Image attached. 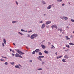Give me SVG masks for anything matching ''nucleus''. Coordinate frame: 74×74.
I'll return each mask as SVG.
<instances>
[{
  "label": "nucleus",
  "mask_w": 74,
  "mask_h": 74,
  "mask_svg": "<svg viewBox=\"0 0 74 74\" xmlns=\"http://www.w3.org/2000/svg\"><path fill=\"white\" fill-rule=\"evenodd\" d=\"M70 37L71 38H72V37H73V36L71 35V36H70Z\"/></svg>",
  "instance_id": "47"
},
{
  "label": "nucleus",
  "mask_w": 74,
  "mask_h": 74,
  "mask_svg": "<svg viewBox=\"0 0 74 74\" xmlns=\"http://www.w3.org/2000/svg\"><path fill=\"white\" fill-rule=\"evenodd\" d=\"M28 33H32V30H30L29 31H28Z\"/></svg>",
  "instance_id": "39"
},
{
  "label": "nucleus",
  "mask_w": 74,
  "mask_h": 74,
  "mask_svg": "<svg viewBox=\"0 0 74 74\" xmlns=\"http://www.w3.org/2000/svg\"><path fill=\"white\" fill-rule=\"evenodd\" d=\"M58 2H62V0H57Z\"/></svg>",
  "instance_id": "25"
},
{
  "label": "nucleus",
  "mask_w": 74,
  "mask_h": 74,
  "mask_svg": "<svg viewBox=\"0 0 74 74\" xmlns=\"http://www.w3.org/2000/svg\"><path fill=\"white\" fill-rule=\"evenodd\" d=\"M51 47H53L54 48H55V47H54V46H53V45H51Z\"/></svg>",
  "instance_id": "43"
},
{
  "label": "nucleus",
  "mask_w": 74,
  "mask_h": 74,
  "mask_svg": "<svg viewBox=\"0 0 74 74\" xmlns=\"http://www.w3.org/2000/svg\"><path fill=\"white\" fill-rule=\"evenodd\" d=\"M5 64V65H7V64H8V63L7 62H6L5 63H4Z\"/></svg>",
  "instance_id": "31"
},
{
  "label": "nucleus",
  "mask_w": 74,
  "mask_h": 74,
  "mask_svg": "<svg viewBox=\"0 0 74 74\" xmlns=\"http://www.w3.org/2000/svg\"><path fill=\"white\" fill-rule=\"evenodd\" d=\"M2 45H3V47H4V46H5V45H4V43H2Z\"/></svg>",
  "instance_id": "42"
},
{
  "label": "nucleus",
  "mask_w": 74,
  "mask_h": 74,
  "mask_svg": "<svg viewBox=\"0 0 74 74\" xmlns=\"http://www.w3.org/2000/svg\"><path fill=\"white\" fill-rule=\"evenodd\" d=\"M3 42L5 44L6 43H7V42H6V41L5 40V39H3Z\"/></svg>",
  "instance_id": "17"
},
{
  "label": "nucleus",
  "mask_w": 74,
  "mask_h": 74,
  "mask_svg": "<svg viewBox=\"0 0 74 74\" xmlns=\"http://www.w3.org/2000/svg\"><path fill=\"white\" fill-rule=\"evenodd\" d=\"M13 44L14 45H15V44L14 43H13Z\"/></svg>",
  "instance_id": "51"
},
{
  "label": "nucleus",
  "mask_w": 74,
  "mask_h": 74,
  "mask_svg": "<svg viewBox=\"0 0 74 74\" xmlns=\"http://www.w3.org/2000/svg\"><path fill=\"white\" fill-rule=\"evenodd\" d=\"M38 54H39V55L40 56H41V55H42V53H41V52H39Z\"/></svg>",
  "instance_id": "19"
},
{
  "label": "nucleus",
  "mask_w": 74,
  "mask_h": 74,
  "mask_svg": "<svg viewBox=\"0 0 74 74\" xmlns=\"http://www.w3.org/2000/svg\"><path fill=\"white\" fill-rule=\"evenodd\" d=\"M51 27L52 28V29H53V27H55V28H56V29H58V26H56V25H52L51 26Z\"/></svg>",
  "instance_id": "4"
},
{
  "label": "nucleus",
  "mask_w": 74,
  "mask_h": 74,
  "mask_svg": "<svg viewBox=\"0 0 74 74\" xmlns=\"http://www.w3.org/2000/svg\"><path fill=\"white\" fill-rule=\"evenodd\" d=\"M43 41V42H44L45 41V40H44Z\"/></svg>",
  "instance_id": "61"
},
{
  "label": "nucleus",
  "mask_w": 74,
  "mask_h": 74,
  "mask_svg": "<svg viewBox=\"0 0 74 74\" xmlns=\"http://www.w3.org/2000/svg\"><path fill=\"white\" fill-rule=\"evenodd\" d=\"M37 59H38V60H39L40 61H42V60L41 58H39L38 57H37Z\"/></svg>",
  "instance_id": "15"
},
{
  "label": "nucleus",
  "mask_w": 74,
  "mask_h": 74,
  "mask_svg": "<svg viewBox=\"0 0 74 74\" xmlns=\"http://www.w3.org/2000/svg\"><path fill=\"white\" fill-rule=\"evenodd\" d=\"M43 15H44V16H45V15H46V14H44Z\"/></svg>",
  "instance_id": "60"
},
{
  "label": "nucleus",
  "mask_w": 74,
  "mask_h": 74,
  "mask_svg": "<svg viewBox=\"0 0 74 74\" xmlns=\"http://www.w3.org/2000/svg\"><path fill=\"white\" fill-rule=\"evenodd\" d=\"M17 22H18V21H12V23H16Z\"/></svg>",
  "instance_id": "12"
},
{
  "label": "nucleus",
  "mask_w": 74,
  "mask_h": 74,
  "mask_svg": "<svg viewBox=\"0 0 74 74\" xmlns=\"http://www.w3.org/2000/svg\"><path fill=\"white\" fill-rule=\"evenodd\" d=\"M71 21L72 22H74V20L73 19H71Z\"/></svg>",
  "instance_id": "34"
},
{
  "label": "nucleus",
  "mask_w": 74,
  "mask_h": 74,
  "mask_svg": "<svg viewBox=\"0 0 74 74\" xmlns=\"http://www.w3.org/2000/svg\"><path fill=\"white\" fill-rule=\"evenodd\" d=\"M10 51L11 52V51H12V50L11 49H10Z\"/></svg>",
  "instance_id": "57"
},
{
  "label": "nucleus",
  "mask_w": 74,
  "mask_h": 74,
  "mask_svg": "<svg viewBox=\"0 0 74 74\" xmlns=\"http://www.w3.org/2000/svg\"><path fill=\"white\" fill-rule=\"evenodd\" d=\"M69 44L70 45H74V44L72 43H70Z\"/></svg>",
  "instance_id": "23"
},
{
  "label": "nucleus",
  "mask_w": 74,
  "mask_h": 74,
  "mask_svg": "<svg viewBox=\"0 0 74 74\" xmlns=\"http://www.w3.org/2000/svg\"><path fill=\"white\" fill-rule=\"evenodd\" d=\"M62 56H59H59H58L57 57V59H59L60 58H62Z\"/></svg>",
  "instance_id": "21"
},
{
  "label": "nucleus",
  "mask_w": 74,
  "mask_h": 74,
  "mask_svg": "<svg viewBox=\"0 0 74 74\" xmlns=\"http://www.w3.org/2000/svg\"><path fill=\"white\" fill-rule=\"evenodd\" d=\"M48 44H50V45L51 43H50V42H48Z\"/></svg>",
  "instance_id": "56"
},
{
  "label": "nucleus",
  "mask_w": 74,
  "mask_h": 74,
  "mask_svg": "<svg viewBox=\"0 0 74 74\" xmlns=\"http://www.w3.org/2000/svg\"><path fill=\"white\" fill-rule=\"evenodd\" d=\"M51 49H52V48H53V47H51Z\"/></svg>",
  "instance_id": "63"
},
{
  "label": "nucleus",
  "mask_w": 74,
  "mask_h": 74,
  "mask_svg": "<svg viewBox=\"0 0 74 74\" xmlns=\"http://www.w3.org/2000/svg\"><path fill=\"white\" fill-rule=\"evenodd\" d=\"M73 33H74V31L73 32Z\"/></svg>",
  "instance_id": "64"
},
{
  "label": "nucleus",
  "mask_w": 74,
  "mask_h": 74,
  "mask_svg": "<svg viewBox=\"0 0 74 74\" xmlns=\"http://www.w3.org/2000/svg\"><path fill=\"white\" fill-rule=\"evenodd\" d=\"M4 58H6V59H8V58H7L6 57H4Z\"/></svg>",
  "instance_id": "52"
},
{
  "label": "nucleus",
  "mask_w": 74,
  "mask_h": 74,
  "mask_svg": "<svg viewBox=\"0 0 74 74\" xmlns=\"http://www.w3.org/2000/svg\"><path fill=\"white\" fill-rule=\"evenodd\" d=\"M63 17H62V16H61L60 17V18H61V19H63Z\"/></svg>",
  "instance_id": "40"
},
{
  "label": "nucleus",
  "mask_w": 74,
  "mask_h": 74,
  "mask_svg": "<svg viewBox=\"0 0 74 74\" xmlns=\"http://www.w3.org/2000/svg\"><path fill=\"white\" fill-rule=\"evenodd\" d=\"M45 64V62H42V64L43 65Z\"/></svg>",
  "instance_id": "28"
},
{
  "label": "nucleus",
  "mask_w": 74,
  "mask_h": 74,
  "mask_svg": "<svg viewBox=\"0 0 74 74\" xmlns=\"http://www.w3.org/2000/svg\"><path fill=\"white\" fill-rule=\"evenodd\" d=\"M39 23H42V21H41L39 22Z\"/></svg>",
  "instance_id": "46"
},
{
  "label": "nucleus",
  "mask_w": 74,
  "mask_h": 74,
  "mask_svg": "<svg viewBox=\"0 0 74 74\" xmlns=\"http://www.w3.org/2000/svg\"><path fill=\"white\" fill-rule=\"evenodd\" d=\"M58 31H59V30H60V29L58 28Z\"/></svg>",
  "instance_id": "55"
},
{
  "label": "nucleus",
  "mask_w": 74,
  "mask_h": 74,
  "mask_svg": "<svg viewBox=\"0 0 74 74\" xmlns=\"http://www.w3.org/2000/svg\"><path fill=\"white\" fill-rule=\"evenodd\" d=\"M51 7H52V5H50L48 6L47 9L48 10H50L51 8Z\"/></svg>",
  "instance_id": "5"
},
{
  "label": "nucleus",
  "mask_w": 74,
  "mask_h": 74,
  "mask_svg": "<svg viewBox=\"0 0 74 74\" xmlns=\"http://www.w3.org/2000/svg\"><path fill=\"white\" fill-rule=\"evenodd\" d=\"M15 57H19V54H18V53H16V54H15Z\"/></svg>",
  "instance_id": "11"
},
{
  "label": "nucleus",
  "mask_w": 74,
  "mask_h": 74,
  "mask_svg": "<svg viewBox=\"0 0 74 74\" xmlns=\"http://www.w3.org/2000/svg\"><path fill=\"white\" fill-rule=\"evenodd\" d=\"M16 51H17L18 53H19L20 55H21V54H25L24 53H23L22 51H20V49H16Z\"/></svg>",
  "instance_id": "2"
},
{
  "label": "nucleus",
  "mask_w": 74,
  "mask_h": 74,
  "mask_svg": "<svg viewBox=\"0 0 74 74\" xmlns=\"http://www.w3.org/2000/svg\"><path fill=\"white\" fill-rule=\"evenodd\" d=\"M25 32H27V31H25Z\"/></svg>",
  "instance_id": "62"
},
{
  "label": "nucleus",
  "mask_w": 74,
  "mask_h": 74,
  "mask_svg": "<svg viewBox=\"0 0 74 74\" xmlns=\"http://www.w3.org/2000/svg\"><path fill=\"white\" fill-rule=\"evenodd\" d=\"M18 57H19V58H23V57L22 56H20L19 55V56H18Z\"/></svg>",
  "instance_id": "33"
},
{
  "label": "nucleus",
  "mask_w": 74,
  "mask_h": 74,
  "mask_svg": "<svg viewBox=\"0 0 74 74\" xmlns=\"http://www.w3.org/2000/svg\"><path fill=\"white\" fill-rule=\"evenodd\" d=\"M51 23V21H47L46 22L45 24L46 25H48V24H49Z\"/></svg>",
  "instance_id": "6"
},
{
  "label": "nucleus",
  "mask_w": 74,
  "mask_h": 74,
  "mask_svg": "<svg viewBox=\"0 0 74 74\" xmlns=\"http://www.w3.org/2000/svg\"><path fill=\"white\" fill-rule=\"evenodd\" d=\"M30 62H32V60H31L30 61Z\"/></svg>",
  "instance_id": "53"
},
{
  "label": "nucleus",
  "mask_w": 74,
  "mask_h": 74,
  "mask_svg": "<svg viewBox=\"0 0 74 74\" xmlns=\"http://www.w3.org/2000/svg\"><path fill=\"white\" fill-rule=\"evenodd\" d=\"M65 51H66V52L67 51V50H65Z\"/></svg>",
  "instance_id": "59"
},
{
  "label": "nucleus",
  "mask_w": 74,
  "mask_h": 74,
  "mask_svg": "<svg viewBox=\"0 0 74 74\" xmlns=\"http://www.w3.org/2000/svg\"><path fill=\"white\" fill-rule=\"evenodd\" d=\"M45 27V24H43L41 27V29H44Z\"/></svg>",
  "instance_id": "7"
},
{
  "label": "nucleus",
  "mask_w": 74,
  "mask_h": 74,
  "mask_svg": "<svg viewBox=\"0 0 74 74\" xmlns=\"http://www.w3.org/2000/svg\"><path fill=\"white\" fill-rule=\"evenodd\" d=\"M12 52H13V53H15V51H14V50H12Z\"/></svg>",
  "instance_id": "44"
},
{
  "label": "nucleus",
  "mask_w": 74,
  "mask_h": 74,
  "mask_svg": "<svg viewBox=\"0 0 74 74\" xmlns=\"http://www.w3.org/2000/svg\"><path fill=\"white\" fill-rule=\"evenodd\" d=\"M66 38V40H70V38H69V37H68V36H65Z\"/></svg>",
  "instance_id": "20"
},
{
  "label": "nucleus",
  "mask_w": 74,
  "mask_h": 74,
  "mask_svg": "<svg viewBox=\"0 0 74 74\" xmlns=\"http://www.w3.org/2000/svg\"><path fill=\"white\" fill-rule=\"evenodd\" d=\"M2 58H4V57L3 56H2Z\"/></svg>",
  "instance_id": "58"
},
{
  "label": "nucleus",
  "mask_w": 74,
  "mask_h": 74,
  "mask_svg": "<svg viewBox=\"0 0 74 74\" xmlns=\"http://www.w3.org/2000/svg\"><path fill=\"white\" fill-rule=\"evenodd\" d=\"M38 58H40V59H41V58H44V56H39Z\"/></svg>",
  "instance_id": "14"
},
{
  "label": "nucleus",
  "mask_w": 74,
  "mask_h": 74,
  "mask_svg": "<svg viewBox=\"0 0 74 74\" xmlns=\"http://www.w3.org/2000/svg\"><path fill=\"white\" fill-rule=\"evenodd\" d=\"M44 52L45 53H47V54H48V51L46 50H45Z\"/></svg>",
  "instance_id": "18"
},
{
  "label": "nucleus",
  "mask_w": 74,
  "mask_h": 74,
  "mask_svg": "<svg viewBox=\"0 0 74 74\" xmlns=\"http://www.w3.org/2000/svg\"><path fill=\"white\" fill-rule=\"evenodd\" d=\"M15 63H14V62H10V64H12V65H14V64Z\"/></svg>",
  "instance_id": "24"
},
{
  "label": "nucleus",
  "mask_w": 74,
  "mask_h": 74,
  "mask_svg": "<svg viewBox=\"0 0 74 74\" xmlns=\"http://www.w3.org/2000/svg\"><path fill=\"white\" fill-rule=\"evenodd\" d=\"M21 31H22V32H25V31L23 29H21Z\"/></svg>",
  "instance_id": "38"
},
{
  "label": "nucleus",
  "mask_w": 74,
  "mask_h": 74,
  "mask_svg": "<svg viewBox=\"0 0 74 74\" xmlns=\"http://www.w3.org/2000/svg\"><path fill=\"white\" fill-rule=\"evenodd\" d=\"M64 3H63V4H62V6H64Z\"/></svg>",
  "instance_id": "50"
},
{
  "label": "nucleus",
  "mask_w": 74,
  "mask_h": 74,
  "mask_svg": "<svg viewBox=\"0 0 74 74\" xmlns=\"http://www.w3.org/2000/svg\"><path fill=\"white\" fill-rule=\"evenodd\" d=\"M69 45H66V47H67V48H69Z\"/></svg>",
  "instance_id": "29"
},
{
  "label": "nucleus",
  "mask_w": 74,
  "mask_h": 74,
  "mask_svg": "<svg viewBox=\"0 0 74 74\" xmlns=\"http://www.w3.org/2000/svg\"><path fill=\"white\" fill-rule=\"evenodd\" d=\"M41 47L42 49H45L46 48L45 46L44 45H41Z\"/></svg>",
  "instance_id": "8"
},
{
  "label": "nucleus",
  "mask_w": 74,
  "mask_h": 74,
  "mask_svg": "<svg viewBox=\"0 0 74 74\" xmlns=\"http://www.w3.org/2000/svg\"><path fill=\"white\" fill-rule=\"evenodd\" d=\"M40 49H36L35 50V52H36V53H37V52H40Z\"/></svg>",
  "instance_id": "10"
},
{
  "label": "nucleus",
  "mask_w": 74,
  "mask_h": 74,
  "mask_svg": "<svg viewBox=\"0 0 74 74\" xmlns=\"http://www.w3.org/2000/svg\"><path fill=\"white\" fill-rule=\"evenodd\" d=\"M42 3L43 4H46V3H45V2L44 0H42Z\"/></svg>",
  "instance_id": "13"
},
{
  "label": "nucleus",
  "mask_w": 74,
  "mask_h": 74,
  "mask_svg": "<svg viewBox=\"0 0 74 74\" xmlns=\"http://www.w3.org/2000/svg\"><path fill=\"white\" fill-rule=\"evenodd\" d=\"M16 3L17 5H18V3L17 1H16Z\"/></svg>",
  "instance_id": "37"
},
{
  "label": "nucleus",
  "mask_w": 74,
  "mask_h": 74,
  "mask_svg": "<svg viewBox=\"0 0 74 74\" xmlns=\"http://www.w3.org/2000/svg\"><path fill=\"white\" fill-rule=\"evenodd\" d=\"M35 53H36V52H35V51H34L32 53V54H35Z\"/></svg>",
  "instance_id": "32"
},
{
  "label": "nucleus",
  "mask_w": 74,
  "mask_h": 74,
  "mask_svg": "<svg viewBox=\"0 0 74 74\" xmlns=\"http://www.w3.org/2000/svg\"><path fill=\"white\" fill-rule=\"evenodd\" d=\"M38 70H42V68H39V69H38Z\"/></svg>",
  "instance_id": "36"
},
{
  "label": "nucleus",
  "mask_w": 74,
  "mask_h": 74,
  "mask_svg": "<svg viewBox=\"0 0 74 74\" xmlns=\"http://www.w3.org/2000/svg\"><path fill=\"white\" fill-rule=\"evenodd\" d=\"M55 54L56 55H58V53L57 52H56L55 53Z\"/></svg>",
  "instance_id": "45"
},
{
  "label": "nucleus",
  "mask_w": 74,
  "mask_h": 74,
  "mask_svg": "<svg viewBox=\"0 0 74 74\" xmlns=\"http://www.w3.org/2000/svg\"><path fill=\"white\" fill-rule=\"evenodd\" d=\"M60 32H62V29L61 28V29H60Z\"/></svg>",
  "instance_id": "30"
},
{
  "label": "nucleus",
  "mask_w": 74,
  "mask_h": 74,
  "mask_svg": "<svg viewBox=\"0 0 74 74\" xmlns=\"http://www.w3.org/2000/svg\"><path fill=\"white\" fill-rule=\"evenodd\" d=\"M27 37H30V35H28Z\"/></svg>",
  "instance_id": "54"
},
{
  "label": "nucleus",
  "mask_w": 74,
  "mask_h": 74,
  "mask_svg": "<svg viewBox=\"0 0 74 74\" xmlns=\"http://www.w3.org/2000/svg\"><path fill=\"white\" fill-rule=\"evenodd\" d=\"M63 18L65 20H67V19H68V18L66 16H64Z\"/></svg>",
  "instance_id": "16"
},
{
  "label": "nucleus",
  "mask_w": 74,
  "mask_h": 74,
  "mask_svg": "<svg viewBox=\"0 0 74 74\" xmlns=\"http://www.w3.org/2000/svg\"><path fill=\"white\" fill-rule=\"evenodd\" d=\"M46 27H47V28H49V26L48 25H46Z\"/></svg>",
  "instance_id": "35"
},
{
  "label": "nucleus",
  "mask_w": 74,
  "mask_h": 74,
  "mask_svg": "<svg viewBox=\"0 0 74 74\" xmlns=\"http://www.w3.org/2000/svg\"><path fill=\"white\" fill-rule=\"evenodd\" d=\"M18 33H19V34H21V36H23V34L22 33H21L19 32H18Z\"/></svg>",
  "instance_id": "26"
},
{
  "label": "nucleus",
  "mask_w": 74,
  "mask_h": 74,
  "mask_svg": "<svg viewBox=\"0 0 74 74\" xmlns=\"http://www.w3.org/2000/svg\"><path fill=\"white\" fill-rule=\"evenodd\" d=\"M38 36V34H34L32 35L30 37V38L31 39H33V40H34V38H36V37H37Z\"/></svg>",
  "instance_id": "1"
},
{
  "label": "nucleus",
  "mask_w": 74,
  "mask_h": 74,
  "mask_svg": "<svg viewBox=\"0 0 74 74\" xmlns=\"http://www.w3.org/2000/svg\"><path fill=\"white\" fill-rule=\"evenodd\" d=\"M12 55L13 56H14V55H15V54H14V53H12Z\"/></svg>",
  "instance_id": "48"
},
{
  "label": "nucleus",
  "mask_w": 74,
  "mask_h": 74,
  "mask_svg": "<svg viewBox=\"0 0 74 74\" xmlns=\"http://www.w3.org/2000/svg\"><path fill=\"white\" fill-rule=\"evenodd\" d=\"M15 68H17V69H20L21 67H22V66L20 64L17 65L15 66Z\"/></svg>",
  "instance_id": "3"
},
{
  "label": "nucleus",
  "mask_w": 74,
  "mask_h": 74,
  "mask_svg": "<svg viewBox=\"0 0 74 74\" xmlns=\"http://www.w3.org/2000/svg\"><path fill=\"white\" fill-rule=\"evenodd\" d=\"M66 28H67L68 29H69L70 27L69 26H67L66 27Z\"/></svg>",
  "instance_id": "41"
},
{
  "label": "nucleus",
  "mask_w": 74,
  "mask_h": 74,
  "mask_svg": "<svg viewBox=\"0 0 74 74\" xmlns=\"http://www.w3.org/2000/svg\"><path fill=\"white\" fill-rule=\"evenodd\" d=\"M0 60L1 61H2V62L4 61V60L2 58Z\"/></svg>",
  "instance_id": "27"
},
{
  "label": "nucleus",
  "mask_w": 74,
  "mask_h": 74,
  "mask_svg": "<svg viewBox=\"0 0 74 74\" xmlns=\"http://www.w3.org/2000/svg\"><path fill=\"white\" fill-rule=\"evenodd\" d=\"M26 47V48L27 49H29V48H28V47Z\"/></svg>",
  "instance_id": "49"
},
{
  "label": "nucleus",
  "mask_w": 74,
  "mask_h": 74,
  "mask_svg": "<svg viewBox=\"0 0 74 74\" xmlns=\"http://www.w3.org/2000/svg\"><path fill=\"white\" fill-rule=\"evenodd\" d=\"M65 59H63L62 60V61L63 62H66V61H65Z\"/></svg>",
  "instance_id": "22"
},
{
  "label": "nucleus",
  "mask_w": 74,
  "mask_h": 74,
  "mask_svg": "<svg viewBox=\"0 0 74 74\" xmlns=\"http://www.w3.org/2000/svg\"><path fill=\"white\" fill-rule=\"evenodd\" d=\"M64 58L65 59H68L69 58V56L66 55L65 56H64Z\"/></svg>",
  "instance_id": "9"
}]
</instances>
